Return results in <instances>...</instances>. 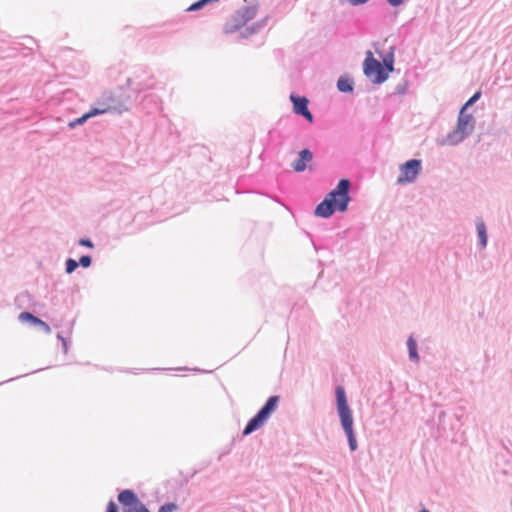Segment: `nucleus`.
Here are the masks:
<instances>
[{"instance_id":"nucleus-12","label":"nucleus","mask_w":512,"mask_h":512,"mask_svg":"<svg viewBox=\"0 0 512 512\" xmlns=\"http://www.w3.org/2000/svg\"><path fill=\"white\" fill-rule=\"evenodd\" d=\"M313 160V153L309 148H303L298 152L297 158L292 162L291 166L295 172L301 173L308 168V163Z\"/></svg>"},{"instance_id":"nucleus-7","label":"nucleus","mask_w":512,"mask_h":512,"mask_svg":"<svg viewBox=\"0 0 512 512\" xmlns=\"http://www.w3.org/2000/svg\"><path fill=\"white\" fill-rule=\"evenodd\" d=\"M155 86L154 77L148 74L145 70H141V74L129 77L126 81V89L130 95H135V101L138 99L142 92L153 89Z\"/></svg>"},{"instance_id":"nucleus-29","label":"nucleus","mask_w":512,"mask_h":512,"mask_svg":"<svg viewBox=\"0 0 512 512\" xmlns=\"http://www.w3.org/2000/svg\"><path fill=\"white\" fill-rule=\"evenodd\" d=\"M105 512H119V507L113 499L108 501Z\"/></svg>"},{"instance_id":"nucleus-34","label":"nucleus","mask_w":512,"mask_h":512,"mask_svg":"<svg viewBox=\"0 0 512 512\" xmlns=\"http://www.w3.org/2000/svg\"><path fill=\"white\" fill-rule=\"evenodd\" d=\"M234 445V440L230 443L229 447H227L225 450H223L219 455V460L225 455H228L231 452L232 446Z\"/></svg>"},{"instance_id":"nucleus-19","label":"nucleus","mask_w":512,"mask_h":512,"mask_svg":"<svg viewBox=\"0 0 512 512\" xmlns=\"http://www.w3.org/2000/svg\"><path fill=\"white\" fill-rule=\"evenodd\" d=\"M245 25V23H242V19L237 17V12L235 11L231 18L226 21L223 32L225 34H233L237 31H241Z\"/></svg>"},{"instance_id":"nucleus-38","label":"nucleus","mask_w":512,"mask_h":512,"mask_svg":"<svg viewBox=\"0 0 512 512\" xmlns=\"http://www.w3.org/2000/svg\"><path fill=\"white\" fill-rule=\"evenodd\" d=\"M42 370H43V368H39V369H36V370L32 371L31 373H36V372H39V371H42Z\"/></svg>"},{"instance_id":"nucleus-37","label":"nucleus","mask_w":512,"mask_h":512,"mask_svg":"<svg viewBox=\"0 0 512 512\" xmlns=\"http://www.w3.org/2000/svg\"><path fill=\"white\" fill-rule=\"evenodd\" d=\"M57 339L62 343L63 341L67 340L66 337L63 336L62 332L57 333Z\"/></svg>"},{"instance_id":"nucleus-6","label":"nucleus","mask_w":512,"mask_h":512,"mask_svg":"<svg viewBox=\"0 0 512 512\" xmlns=\"http://www.w3.org/2000/svg\"><path fill=\"white\" fill-rule=\"evenodd\" d=\"M391 72L390 69L373 56L370 50L366 52V57L363 61V73L373 84L380 85L386 82Z\"/></svg>"},{"instance_id":"nucleus-3","label":"nucleus","mask_w":512,"mask_h":512,"mask_svg":"<svg viewBox=\"0 0 512 512\" xmlns=\"http://www.w3.org/2000/svg\"><path fill=\"white\" fill-rule=\"evenodd\" d=\"M135 102V95H130L128 89L125 86L118 87L115 90H109L102 93L97 99L94 108L100 111V115L106 113H118L121 114L129 108Z\"/></svg>"},{"instance_id":"nucleus-31","label":"nucleus","mask_w":512,"mask_h":512,"mask_svg":"<svg viewBox=\"0 0 512 512\" xmlns=\"http://www.w3.org/2000/svg\"><path fill=\"white\" fill-rule=\"evenodd\" d=\"M405 2L406 0H386V3L393 8L400 7L404 5Z\"/></svg>"},{"instance_id":"nucleus-16","label":"nucleus","mask_w":512,"mask_h":512,"mask_svg":"<svg viewBox=\"0 0 512 512\" xmlns=\"http://www.w3.org/2000/svg\"><path fill=\"white\" fill-rule=\"evenodd\" d=\"M476 233H477V247L479 250H484L488 244V232L485 222L482 218L477 217L475 220Z\"/></svg>"},{"instance_id":"nucleus-26","label":"nucleus","mask_w":512,"mask_h":512,"mask_svg":"<svg viewBox=\"0 0 512 512\" xmlns=\"http://www.w3.org/2000/svg\"><path fill=\"white\" fill-rule=\"evenodd\" d=\"M78 267L77 260L74 258H67L65 260V272L67 274H72Z\"/></svg>"},{"instance_id":"nucleus-14","label":"nucleus","mask_w":512,"mask_h":512,"mask_svg":"<svg viewBox=\"0 0 512 512\" xmlns=\"http://www.w3.org/2000/svg\"><path fill=\"white\" fill-rule=\"evenodd\" d=\"M269 17H265L252 23L249 26H244L238 35V40L249 38L250 36L260 32L266 25Z\"/></svg>"},{"instance_id":"nucleus-23","label":"nucleus","mask_w":512,"mask_h":512,"mask_svg":"<svg viewBox=\"0 0 512 512\" xmlns=\"http://www.w3.org/2000/svg\"><path fill=\"white\" fill-rule=\"evenodd\" d=\"M482 96V91L477 90L474 94L460 107V110L466 111L473 106Z\"/></svg>"},{"instance_id":"nucleus-20","label":"nucleus","mask_w":512,"mask_h":512,"mask_svg":"<svg viewBox=\"0 0 512 512\" xmlns=\"http://www.w3.org/2000/svg\"><path fill=\"white\" fill-rule=\"evenodd\" d=\"M144 109H148L147 113H151L153 110L162 111L161 99L156 94H149L144 99Z\"/></svg>"},{"instance_id":"nucleus-22","label":"nucleus","mask_w":512,"mask_h":512,"mask_svg":"<svg viewBox=\"0 0 512 512\" xmlns=\"http://www.w3.org/2000/svg\"><path fill=\"white\" fill-rule=\"evenodd\" d=\"M407 349H408V358L413 363H418L420 360L419 353H418V344L416 339L413 337V335H410L406 342Z\"/></svg>"},{"instance_id":"nucleus-2","label":"nucleus","mask_w":512,"mask_h":512,"mask_svg":"<svg viewBox=\"0 0 512 512\" xmlns=\"http://www.w3.org/2000/svg\"><path fill=\"white\" fill-rule=\"evenodd\" d=\"M335 407L349 450L355 452L358 449V442L354 429L353 410L348 403L345 388L341 385L335 387Z\"/></svg>"},{"instance_id":"nucleus-10","label":"nucleus","mask_w":512,"mask_h":512,"mask_svg":"<svg viewBox=\"0 0 512 512\" xmlns=\"http://www.w3.org/2000/svg\"><path fill=\"white\" fill-rule=\"evenodd\" d=\"M290 101L292 103L293 112L296 115L303 117L309 123L314 122V115L309 110V100L306 96H301L292 92L290 94Z\"/></svg>"},{"instance_id":"nucleus-27","label":"nucleus","mask_w":512,"mask_h":512,"mask_svg":"<svg viewBox=\"0 0 512 512\" xmlns=\"http://www.w3.org/2000/svg\"><path fill=\"white\" fill-rule=\"evenodd\" d=\"M177 509V505L174 502H166L162 504L158 512H174Z\"/></svg>"},{"instance_id":"nucleus-9","label":"nucleus","mask_w":512,"mask_h":512,"mask_svg":"<svg viewBox=\"0 0 512 512\" xmlns=\"http://www.w3.org/2000/svg\"><path fill=\"white\" fill-rule=\"evenodd\" d=\"M123 512H150L133 489H123L117 496Z\"/></svg>"},{"instance_id":"nucleus-32","label":"nucleus","mask_w":512,"mask_h":512,"mask_svg":"<svg viewBox=\"0 0 512 512\" xmlns=\"http://www.w3.org/2000/svg\"><path fill=\"white\" fill-rule=\"evenodd\" d=\"M445 417H446V412L444 410H440L437 413L436 418H437L438 425H442L444 423Z\"/></svg>"},{"instance_id":"nucleus-15","label":"nucleus","mask_w":512,"mask_h":512,"mask_svg":"<svg viewBox=\"0 0 512 512\" xmlns=\"http://www.w3.org/2000/svg\"><path fill=\"white\" fill-rule=\"evenodd\" d=\"M336 88L340 93L353 94L355 89L354 78L349 73L340 75L336 82Z\"/></svg>"},{"instance_id":"nucleus-21","label":"nucleus","mask_w":512,"mask_h":512,"mask_svg":"<svg viewBox=\"0 0 512 512\" xmlns=\"http://www.w3.org/2000/svg\"><path fill=\"white\" fill-rule=\"evenodd\" d=\"M258 7L256 5L243 6L236 10L237 17L242 19V23L247 24L248 21L252 20L257 13Z\"/></svg>"},{"instance_id":"nucleus-8","label":"nucleus","mask_w":512,"mask_h":512,"mask_svg":"<svg viewBox=\"0 0 512 512\" xmlns=\"http://www.w3.org/2000/svg\"><path fill=\"white\" fill-rule=\"evenodd\" d=\"M399 175L396 183L398 185H405L414 183L422 171V160L412 158L399 166Z\"/></svg>"},{"instance_id":"nucleus-39","label":"nucleus","mask_w":512,"mask_h":512,"mask_svg":"<svg viewBox=\"0 0 512 512\" xmlns=\"http://www.w3.org/2000/svg\"><path fill=\"white\" fill-rule=\"evenodd\" d=\"M419 512H430V511L426 508H422Z\"/></svg>"},{"instance_id":"nucleus-18","label":"nucleus","mask_w":512,"mask_h":512,"mask_svg":"<svg viewBox=\"0 0 512 512\" xmlns=\"http://www.w3.org/2000/svg\"><path fill=\"white\" fill-rule=\"evenodd\" d=\"M100 111L101 110H97L96 108L91 106L90 109L87 112L83 113L80 117L69 121L68 127L70 129H74L77 126H81L84 123H86L89 119L96 117V116H100Z\"/></svg>"},{"instance_id":"nucleus-28","label":"nucleus","mask_w":512,"mask_h":512,"mask_svg":"<svg viewBox=\"0 0 512 512\" xmlns=\"http://www.w3.org/2000/svg\"><path fill=\"white\" fill-rule=\"evenodd\" d=\"M78 244L82 247H86V248H89V249H93L94 248V243L93 241L88 238V237H82L78 240Z\"/></svg>"},{"instance_id":"nucleus-11","label":"nucleus","mask_w":512,"mask_h":512,"mask_svg":"<svg viewBox=\"0 0 512 512\" xmlns=\"http://www.w3.org/2000/svg\"><path fill=\"white\" fill-rule=\"evenodd\" d=\"M24 49L25 47L21 43L4 39L0 40V60L13 58Z\"/></svg>"},{"instance_id":"nucleus-30","label":"nucleus","mask_w":512,"mask_h":512,"mask_svg":"<svg viewBox=\"0 0 512 512\" xmlns=\"http://www.w3.org/2000/svg\"><path fill=\"white\" fill-rule=\"evenodd\" d=\"M17 301H31L32 295L28 291H24L21 294H19L16 298Z\"/></svg>"},{"instance_id":"nucleus-4","label":"nucleus","mask_w":512,"mask_h":512,"mask_svg":"<svg viewBox=\"0 0 512 512\" xmlns=\"http://www.w3.org/2000/svg\"><path fill=\"white\" fill-rule=\"evenodd\" d=\"M476 119L471 113L459 110L456 127L445 137L438 139L441 146H456L468 138L475 129Z\"/></svg>"},{"instance_id":"nucleus-35","label":"nucleus","mask_w":512,"mask_h":512,"mask_svg":"<svg viewBox=\"0 0 512 512\" xmlns=\"http://www.w3.org/2000/svg\"><path fill=\"white\" fill-rule=\"evenodd\" d=\"M61 344H62L63 353L67 354L68 353V349H69V341H68V339L63 341Z\"/></svg>"},{"instance_id":"nucleus-25","label":"nucleus","mask_w":512,"mask_h":512,"mask_svg":"<svg viewBox=\"0 0 512 512\" xmlns=\"http://www.w3.org/2000/svg\"><path fill=\"white\" fill-rule=\"evenodd\" d=\"M92 256L89 254L81 255L80 258L77 260V264L79 267L82 268H89L92 265Z\"/></svg>"},{"instance_id":"nucleus-5","label":"nucleus","mask_w":512,"mask_h":512,"mask_svg":"<svg viewBox=\"0 0 512 512\" xmlns=\"http://www.w3.org/2000/svg\"><path fill=\"white\" fill-rule=\"evenodd\" d=\"M279 402V395L269 396L265 403L255 413V415L248 420L244 429L242 430V435L248 436L262 428L278 408Z\"/></svg>"},{"instance_id":"nucleus-17","label":"nucleus","mask_w":512,"mask_h":512,"mask_svg":"<svg viewBox=\"0 0 512 512\" xmlns=\"http://www.w3.org/2000/svg\"><path fill=\"white\" fill-rule=\"evenodd\" d=\"M395 50L396 47L394 45L390 46L387 51L375 49L378 56L381 58V63H383L388 69L392 72L394 71L395 65Z\"/></svg>"},{"instance_id":"nucleus-33","label":"nucleus","mask_w":512,"mask_h":512,"mask_svg":"<svg viewBox=\"0 0 512 512\" xmlns=\"http://www.w3.org/2000/svg\"><path fill=\"white\" fill-rule=\"evenodd\" d=\"M350 5L352 6H362L366 3H368L370 0H346Z\"/></svg>"},{"instance_id":"nucleus-13","label":"nucleus","mask_w":512,"mask_h":512,"mask_svg":"<svg viewBox=\"0 0 512 512\" xmlns=\"http://www.w3.org/2000/svg\"><path fill=\"white\" fill-rule=\"evenodd\" d=\"M19 320L21 322L29 323L33 326H37L40 329H42L46 334H49L51 332V328L48 323L43 321L38 316L34 315L33 313L29 311H23L19 314Z\"/></svg>"},{"instance_id":"nucleus-1","label":"nucleus","mask_w":512,"mask_h":512,"mask_svg":"<svg viewBox=\"0 0 512 512\" xmlns=\"http://www.w3.org/2000/svg\"><path fill=\"white\" fill-rule=\"evenodd\" d=\"M350 186L351 181L348 178H341L336 186L316 205L314 215L323 219H329L335 212H346L352 200Z\"/></svg>"},{"instance_id":"nucleus-36","label":"nucleus","mask_w":512,"mask_h":512,"mask_svg":"<svg viewBox=\"0 0 512 512\" xmlns=\"http://www.w3.org/2000/svg\"><path fill=\"white\" fill-rule=\"evenodd\" d=\"M29 374H30V373H25V374H23V376H27V375H29ZM21 377H22V375H21ZM18 378H20V376H16V377L10 378V379H8V380H6V381H2V382H0V385H1V384H4V383H6V382L13 381V380L18 379Z\"/></svg>"},{"instance_id":"nucleus-24","label":"nucleus","mask_w":512,"mask_h":512,"mask_svg":"<svg viewBox=\"0 0 512 512\" xmlns=\"http://www.w3.org/2000/svg\"><path fill=\"white\" fill-rule=\"evenodd\" d=\"M409 87V81L406 78H403L394 89V94L403 96L407 93Z\"/></svg>"}]
</instances>
